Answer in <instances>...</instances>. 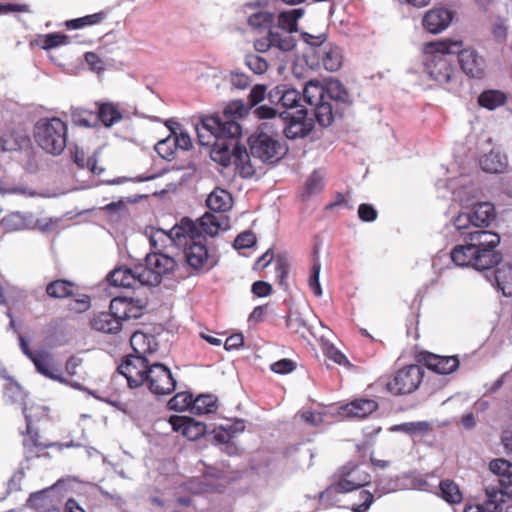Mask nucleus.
Listing matches in <instances>:
<instances>
[{"label": "nucleus", "instance_id": "1", "mask_svg": "<svg viewBox=\"0 0 512 512\" xmlns=\"http://www.w3.org/2000/svg\"><path fill=\"white\" fill-rule=\"evenodd\" d=\"M495 217V207L490 202L474 204L458 213L452 227L459 233L463 243L456 245L450 252L455 265L490 271L500 264L502 256L495 250L500 243V236L486 230Z\"/></svg>", "mask_w": 512, "mask_h": 512}, {"label": "nucleus", "instance_id": "2", "mask_svg": "<svg viewBox=\"0 0 512 512\" xmlns=\"http://www.w3.org/2000/svg\"><path fill=\"white\" fill-rule=\"evenodd\" d=\"M246 112L245 106L238 101L229 103L222 116H207L201 119L196 125V132L199 143L202 146H216L215 153L221 149L224 155L227 153L225 140L238 139L242 128L237 119L241 118Z\"/></svg>", "mask_w": 512, "mask_h": 512}, {"label": "nucleus", "instance_id": "3", "mask_svg": "<svg viewBox=\"0 0 512 512\" xmlns=\"http://www.w3.org/2000/svg\"><path fill=\"white\" fill-rule=\"evenodd\" d=\"M486 479L487 499L482 504L467 506L464 512H509L507 499L512 498V465L504 459H495L489 465Z\"/></svg>", "mask_w": 512, "mask_h": 512}, {"label": "nucleus", "instance_id": "4", "mask_svg": "<svg viewBox=\"0 0 512 512\" xmlns=\"http://www.w3.org/2000/svg\"><path fill=\"white\" fill-rule=\"evenodd\" d=\"M462 47L461 41L446 40L424 45L423 66L429 78L439 84L451 81L454 73L456 53Z\"/></svg>", "mask_w": 512, "mask_h": 512}, {"label": "nucleus", "instance_id": "5", "mask_svg": "<svg viewBox=\"0 0 512 512\" xmlns=\"http://www.w3.org/2000/svg\"><path fill=\"white\" fill-rule=\"evenodd\" d=\"M68 126L58 117L42 118L34 127L37 145L47 154L58 156L67 146Z\"/></svg>", "mask_w": 512, "mask_h": 512}, {"label": "nucleus", "instance_id": "6", "mask_svg": "<svg viewBox=\"0 0 512 512\" xmlns=\"http://www.w3.org/2000/svg\"><path fill=\"white\" fill-rule=\"evenodd\" d=\"M224 144L227 145V154L224 155L223 151L219 149V153H215L216 146H210L211 156L214 161H219L223 166H228L231 162L234 163L236 171L243 178H252L257 175V171L261 170L257 158H253L251 152L249 153L246 147L238 144V139L225 140Z\"/></svg>", "mask_w": 512, "mask_h": 512}, {"label": "nucleus", "instance_id": "7", "mask_svg": "<svg viewBox=\"0 0 512 512\" xmlns=\"http://www.w3.org/2000/svg\"><path fill=\"white\" fill-rule=\"evenodd\" d=\"M267 123L249 137V147L253 158L261 163H274L279 161L286 153L287 147L278 139V135L266 131Z\"/></svg>", "mask_w": 512, "mask_h": 512}, {"label": "nucleus", "instance_id": "8", "mask_svg": "<svg viewBox=\"0 0 512 512\" xmlns=\"http://www.w3.org/2000/svg\"><path fill=\"white\" fill-rule=\"evenodd\" d=\"M371 481L369 473L360 469L354 463L342 466L334 475V482L321 494V497L330 493H348L368 485Z\"/></svg>", "mask_w": 512, "mask_h": 512}, {"label": "nucleus", "instance_id": "9", "mask_svg": "<svg viewBox=\"0 0 512 512\" xmlns=\"http://www.w3.org/2000/svg\"><path fill=\"white\" fill-rule=\"evenodd\" d=\"M177 248L183 249L185 260L192 269L200 270L207 266L209 254L206 241L202 235L197 234L194 221L190 231H184L183 240Z\"/></svg>", "mask_w": 512, "mask_h": 512}, {"label": "nucleus", "instance_id": "10", "mask_svg": "<svg viewBox=\"0 0 512 512\" xmlns=\"http://www.w3.org/2000/svg\"><path fill=\"white\" fill-rule=\"evenodd\" d=\"M178 265V261L171 252H150L145 257V265H142V279L147 286H157L162 277L172 273Z\"/></svg>", "mask_w": 512, "mask_h": 512}, {"label": "nucleus", "instance_id": "11", "mask_svg": "<svg viewBox=\"0 0 512 512\" xmlns=\"http://www.w3.org/2000/svg\"><path fill=\"white\" fill-rule=\"evenodd\" d=\"M191 227L192 220L183 218L168 232L157 229L150 236L151 252H170L171 249L177 248L180 241L183 240L184 231H190Z\"/></svg>", "mask_w": 512, "mask_h": 512}, {"label": "nucleus", "instance_id": "12", "mask_svg": "<svg viewBox=\"0 0 512 512\" xmlns=\"http://www.w3.org/2000/svg\"><path fill=\"white\" fill-rule=\"evenodd\" d=\"M144 384L155 395H167L175 390L176 380L168 367L154 362L145 376Z\"/></svg>", "mask_w": 512, "mask_h": 512}, {"label": "nucleus", "instance_id": "13", "mask_svg": "<svg viewBox=\"0 0 512 512\" xmlns=\"http://www.w3.org/2000/svg\"><path fill=\"white\" fill-rule=\"evenodd\" d=\"M279 119L283 121V132L288 139L304 138L313 129V122L307 117V110L301 108L295 113L283 111L279 113Z\"/></svg>", "mask_w": 512, "mask_h": 512}, {"label": "nucleus", "instance_id": "14", "mask_svg": "<svg viewBox=\"0 0 512 512\" xmlns=\"http://www.w3.org/2000/svg\"><path fill=\"white\" fill-rule=\"evenodd\" d=\"M424 371L419 365H409L400 369L388 384V390L395 394H409L422 382Z\"/></svg>", "mask_w": 512, "mask_h": 512}, {"label": "nucleus", "instance_id": "15", "mask_svg": "<svg viewBox=\"0 0 512 512\" xmlns=\"http://www.w3.org/2000/svg\"><path fill=\"white\" fill-rule=\"evenodd\" d=\"M151 364L149 358L128 355L118 367V371L127 379L129 387L137 388L145 383V376Z\"/></svg>", "mask_w": 512, "mask_h": 512}, {"label": "nucleus", "instance_id": "16", "mask_svg": "<svg viewBox=\"0 0 512 512\" xmlns=\"http://www.w3.org/2000/svg\"><path fill=\"white\" fill-rule=\"evenodd\" d=\"M145 279H142V265L136 266L135 269L117 268L108 276V281L115 287L138 288L146 285Z\"/></svg>", "mask_w": 512, "mask_h": 512}, {"label": "nucleus", "instance_id": "17", "mask_svg": "<svg viewBox=\"0 0 512 512\" xmlns=\"http://www.w3.org/2000/svg\"><path fill=\"white\" fill-rule=\"evenodd\" d=\"M260 2L248 3L244 6V12L247 14L248 26L257 31L270 30L274 28L275 15L272 12L259 9Z\"/></svg>", "mask_w": 512, "mask_h": 512}, {"label": "nucleus", "instance_id": "18", "mask_svg": "<svg viewBox=\"0 0 512 512\" xmlns=\"http://www.w3.org/2000/svg\"><path fill=\"white\" fill-rule=\"evenodd\" d=\"M169 423L172 429L180 432L189 440H197L206 433V424L185 416H171Z\"/></svg>", "mask_w": 512, "mask_h": 512}, {"label": "nucleus", "instance_id": "19", "mask_svg": "<svg viewBox=\"0 0 512 512\" xmlns=\"http://www.w3.org/2000/svg\"><path fill=\"white\" fill-rule=\"evenodd\" d=\"M452 19L453 14L449 9L437 7L425 13L422 24L428 32L438 34L448 28Z\"/></svg>", "mask_w": 512, "mask_h": 512}, {"label": "nucleus", "instance_id": "20", "mask_svg": "<svg viewBox=\"0 0 512 512\" xmlns=\"http://www.w3.org/2000/svg\"><path fill=\"white\" fill-rule=\"evenodd\" d=\"M38 373L51 380L67 384L68 381L61 375L60 369L54 366L53 356L51 353L38 350L31 360Z\"/></svg>", "mask_w": 512, "mask_h": 512}, {"label": "nucleus", "instance_id": "21", "mask_svg": "<svg viewBox=\"0 0 512 512\" xmlns=\"http://www.w3.org/2000/svg\"><path fill=\"white\" fill-rule=\"evenodd\" d=\"M313 54L317 58V64L322 65L327 71H337L342 65L341 50L331 43L314 49Z\"/></svg>", "mask_w": 512, "mask_h": 512}, {"label": "nucleus", "instance_id": "22", "mask_svg": "<svg viewBox=\"0 0 512 512\" xmlns=\"http://www.w3.org/2000/svg\"><path fill=\"white\" fill-rule=\"evenodd\" d=\"M271 103L280 104L282 107L291 109L299 106L301 94L298 90L289 85H278L268 93Z\"/></svg>", "mask_w": 512, "mask_h": 512}, {"label": "nucleus", "instance_id": "23", "mask_svg": "<svg viewBox=\"0 0 512 512\" xmlns=\"http://www.w3.org/2000/svg\"><path fill=\"white\" fill-rule=\"evenodd\" d=\"M463 72L470 77H480L483 73L484 60L473 49H462L456 53Z\"/></svg>", "mask_w": 512, "mask_h": 512}, {"label": "nucleus", "instance_id": "24", "mask_svg": "<svg viewBox=\"0 0 512 512\" xmlns=\"http://www.w3.org/2000/svg\"><path fill=\"white\" fill-rule=\"evenodd\" d=\"M422 360L428 369L443 375L454 372L460 363L457 356H440L428 352L422 355Z\"/></svg>", "mask_w": 512, "mask_h": 512}, {"label": "nucleus", "instance_id": "25", "mask_svg": "<svg viewBox=\"0 0 512 512\" xmlns=\"http://www.w3.org/2000/svg\"><path fill=\"white\" fill-rule=\"evenodd\" d=\"M485 277L504 296H512V265L505 263Z\"/></svg>", "mask_w": 512, "mask_h": 512}, {"label": "nucleus", "instance_id": "26", "mask_svg": "<svg viewBox=\"0 0 512 512\" xmlns=\"http://www.w3.org/2000/svg\"><path fill=\"white\" fill-rule=\"evenodd\" d=\"M130 344L133 349V356L148 358L158 350V343L155 337L142 332H135L130 338Z\"/></svg>", "mask_w": 512, "mask_h": 512}, {"label": "nucleus", "instance_id": "27", "mask_svg": "<svg viewBox=\"0 0 512 512\" xmlns=\"http://www.w3.org/2000/svg\"><path fill=\"white\" fill-rule=\"evenodd\" d=\"M23 413L27 422V436L23 440V446L27 458H32L38 455V452L50 447L49 444L42 443L39 440V434L37 431L31 429V416L27 413L26 406L23 407Z\"/></svg>", "mask_w": 512, "mask_h": 512}, {"label": "nucleus", "instance_id": "28", "mask_svg": "<svg viewBox=\"0 0 512 512\" xmlns=\"http://www.w3.org/2000/svg\"><path fill=\"white\" fill-rule=\"evenodd\" d=\"M378 404L372 399H356L341 408V413L347 417L363 419L376 411Z\"/></svg>", "mask_w": 512, "mask_h": 512}, {"label": "nucleus", "instance_id": "29", "mask_svg": "<svg viewBox=\"0 0 512 512\" xmlns=\"http://www.w3.org/2000/svg\"><path fill=\"white\" fill-rule=\"evenodd\" d=\"M196 224L197 234L205 236L214 237L216 236L221 229H223V225L225 224L223 215H214L211 213H205Z\"/></svg>", "mask_w": 512, "mask_h": 512}, {"label": "nucleus", "instance_id": "30", "mask_svg": "<svg viewBox=\"0 0 512 512\" xmlns=\"http://www.w3.org/2000/svg\"><path fill=\"white\" fill-rule=\"evenodd\" d=\"M91 326L96 331L108 334H116L122 328V324L109 311L95 315L91 320Z\"/></svg>", "mask_w": 512, "mask_h": 512}, {"label": "nucleus", "instance_id": "31", "mask_svg": "<svg viewBox=\"0 0 512 512\" xmlns=\"http://www.w3.org/2000/svg\"><path fill=\"white\" fill-rule=\"evenodd\" d=\"M31 218V215L11 212L1 219L0 225L7 233L21 231L30 227L32 223Z\"/></svg>", "mask_w": 512, "mask_h": 512}, {"label": "nucleus", "instance_id": "32", "mask_svg": "<svg viewBox=\"0 0 512 512\" xmlns=\"http://www.w3.org/2000/svg\"><path fill=\"white\" fill-rule=\"evenodd\" d=\"M326 99L334 101L336 105H349L352 97L343 84L337 79H331L326 83Z\"/></svg>", "mask_w": 512, "mask_h": 512}, {"label": "nucleus", "instance_id": "33", "mask_svg": "<svg viewBox=\"0 0 512 512\" xmlns=\"http://www.w3.org/2000/svg\"><path fill=\"white\" fill-rule=\"evenodd\" d=\"M98 109L96 117L105 127H112L123 118L117 105L111 102L97 103Z\"/></svg>", "mask_w": 512, "mask_h": 512}, {"label": "nucleus", "instance_id": "34", "mask_svg": "<svg viewBox=\"0 0 512 512\" xmlns=\"http://www.w3.org/2000/svg\"><path fill=\"white\" fill-rule=\"evenodd\" d=\"M305 10L303 8H295L287 11H282L277 16V29L286 32L298 31V20L303 17Z\"/></svg>", "mask_w": 512, "mask_h": 512}, {"label": "nucleus", "instance_id": "35", "mask_svg": "<svg viewBox=\"0 0 512 512\" xmlns=\"http://www.w3.org/2000/svg\"><path fill=\"white\" fill-rule=\"evenodd\" d=\"M313 106L315 118L322 127L330 126L335 116L341 113L340 108L338 106L334 108L332 103L327 99H324Z\"/></svg>", "mask_w": 512, "mask_h": 512}, {"label": "nucleus", "instance_id": "36", "mask_svg": "<svg viewBox=\"0 0 512 512\" xmlns=\"http://www.w3.org/2000/svg\"><path fill=\"white\" fill-rule=\"evenodd\" d=\"M207 207L214 212H224L231 208L232 197L224 189H215L206 199Z\"/></svg>", "mask_w": 512, "mask_h": 512}, {"label": "nucleus", "instance_id": "37", "mask_svg": "<svg viewBox=\"0 0 512 512\" xmlns=\"http://www.w3.org/2000/svg\"><path fill=\"white\" fill-rule=\"evenodd\" d=\"M481 169L488 173H501L505 170L507 159L499 152L491 151L483 155L479 160Z\"/></svg>", "mask_w": 512, "mask_h": 512}, {"label": "nucleus", "instance_id": "38", "mask_svg": "<svg viewBox=\"0 0 512 512\" xmlns=\"http://www.w3.org/2000/svg\"><path fill=\"white\" fill-rule=\"evenodd\" d=\"M303 98L311 106L326 99V85L323 86L318 80L308 81L303 90Z\"/></svg>", "mask_w": 512, "mask_h": 512}, {"label": "nucleus", "instance_id": "39", "mask_svg": "<svg viewBox=\"0 0 512 512\" xmlns=\"http://www.w3.org/2000/svg\"><path fill=\"white\" fill-rule=\"evenodd\" d=\"M437 493L443 500L450 504H458L462 501V493L459 486L452 480L446 479L439 483Z\"/></svg>", "mask_w": 512, "mask_h": 512}, {"label": "nucleus", "instance_id": "40", "mask_svg": "<svg viewBox=\"0 0 512 512\" xmlns=\"http://www.w3.org/2000/svg\"><path fill=\"white\" fill-rule=\"evenodd\" d=\"M269 32L273 47L285 52L291 51L295 47L296 43L291 32L278 31L276 27L270 28Z\"/></svg>", "mask_w": 512, "mask_h": 512}, {"label": "nucleus", "instance_id": "41", "mask_svg": "<svg viewBox=\"0 0 512 512\" xmlns=\"http://www.w3.org/2000/svg\"><path fill=\"white\" fill-rule=\"evenodd\" d=\"M71 119L73 124L82 127H94L98 123V118L93 111L84 108H72Z\"/></svg>", "mask_w": 512, "mask_h": 512}, {"label": "nucleus", "instance_id": "42", "mask_svg": "<svg viewBox=\"0 0 512 512\" xmlns=\"http://www.w3.org/2000/svg\"><path fill=\"white\" fill-rule=\"evenodd\" d=\"M505 101V94L496 90L485 91L478 98L479 104L489 110H494L502 106Z\"/></svg>", "mask_w": 512, "mask_h": 512}, {"label": "nucleus", "instance_id": "43", "mask_svg": "<svg viewBox=\"0 0 512 512\" xmlns=\"http://www.w3.org/2000/svg\"><path fill=\"white\" fill-rule=\"evenodd\" d=\"M73 283L67 280H55L46 287V293L52 298H65L72 295Z\"/></svg>", "mask_w": 512, "mask_h": 512}, {"label": "nucleus", "instance_id": "44", "mask_svg": "<svg viewBox=\"0 0 512 512\" xmlns=\"http://www.w3.org/2000/svg\"><path fill=\"white\" fill-rule=\"evenodd\" d=\"M216 409V401L212 395H200L193 399L192 412L195 414H208Z\"/></svg>", "mask_w": 512, "mask_h": 512}, {"label": "nucleus", "instance_id": "45", "mask_svg": "<svg viewBox=\"0 0 512 512\" xmlns=\"http://www.w3.org/2000/svg\"><path fill=\"white\" fill-rule=\"evenodd\" d=\"M71 157L73 162L81 169L88 168L93 173H97V160L95 157H89L86 159L85 153L79 147L75 146L71 149Z\"/></svg>", "mask_w": 512, "mask_h": 512}, {"label": "nucleus", "instance_id": "46", "mask_svg": "<svg viewBox=\"0 0 512 512\" xmlns=\"http://www.w3.org/2000/svg\"><path fill=\"white\" fill-rule=\"evenodd\" d=\"M129 299L125 297H117L111 300L109 306V312L117 319L121 324L122 321L127 320Z\"/></svg>", "mask_w": 512, "mask_h": 512}, {"label": "nucleus", "instance_id": "47", "mask_svg": "<svg viewBox=\"0 0 512 512\" xmlns=\"http://www.w3.org/2000/svg\"><path fill=\"white\" fill-rule=\"evenodd\" d=\"M193 396L188 392H179L168 402V407L171 410L183 411L190 409L192 411Z\"/></svg>", "mask_w": 512, "mask_h": 512}, {"label": "nucleus", "instance_id": "48", "mask_svg": "<svg viewBox=\"0 0 512 512\" xmlns=\"http://www.w3.org/2000/svg\"><path fill=\"white\" fill-rule=\"evenodd\" d=\"M155 151L161 158L169 161L172 160L176 152V146L172 136H169L166 139L159 141L155 145Z\"/></svg>", "mask_w": 512, "mask_h": 512}, {"label": "nucleus", "instance_id": "49", "mask_svg": "<svg viewBox=\"0 0 512 512\" xmlns=\"http://www.w3.org/2000/svg\"><path fill=\"white\" fill-rule=\"evenodd\" d=\"M103 18L104 16L102 13H95L81 18L69 20L66 22V26L69 29H79L84 26L97 24L101 22Z\"/></svg>", "mask_w": 512, "mask_h": 512}, {"label": "nucleus", "instance_id": "50", "mask_svg": "<svg viewBox=\"0 0 512 512\" xmlns=\"http://www.w3.org/2000/svg\"><path fill=\"white\" fill-rule=\"evenodd\" d=\"M68 43V36L60 33H50L43 36L41 47L45 50L56 48Z\"/></svg>", "mask_w": 512, "mask_h": 512}, {"label": "nucleus", "instance_id": "51", "mask_svg": "<svg viewBox=\"0 0 512 512\" xmlns=\"http://www.w3.org/2000/svg\"><path fill=\"white\" fill-rule=\"evenodd\" d=\"M321 271V264L318 259H315L312 265L311 274L308 279L310 289L313 291L315 296H322V288L319 282V275Z\"/></svg>", "mask_w": 512, "mask_h": 512}, {"label": "nucleus", "instance_id": "52", "mask_svg": "<svg viewBox=\"0 0 512 512\" xmlns=\"http://www.w3.org/2000/svg\"><path fill=\"white\" fill-rule=\"evenodd\" d=\"M245 64L251 71L259 75L265 73L268 69L267 61L263 57L255 54L247 55L245 57Z\"/></svg>", "mask_w": 512, "mask_h": 512}, {"label": "nucleus", "instance_id": "53", "mask_svg": "<svg viewBox=\"0 0 512 512\" xmlns=\"http://www.w3.org/2000/svg\"><path fill=\"white\" fill-rule=\"evenodd\" d=\"M397 429L409 434L422 433L430 429V424L426 421L406 422L400 424Z\"/></svg>", "mask_w": 512, "mask_h": 512}, {"label": "nucleus", "instance_id": "54", "mask_svg": "<svg viewBox=\"0 0 512 512\" xmlns=\"http://www.w3.org/2000/svg\"><path fill=\"white\" fill-rule=\"evenodd\" d=\"M229 80H230L232 87L239 89V90H244V89L248 88V86L251 83V79L248 75H246L245 73L238 72V71H232L230 73Z\"/></svg>", "mask_w": 512, "mask_h": 512}, {"label": "nucleus", "instance_id": "55", "mask_svg": "<svg viewBox=\"0 0 512 512\" xmlns=\"http://www.w3.org/2000/svg\"><path fill=\"white\" fill-rule=\"evenodd\" d=\"M256 243L255 235L250 231H245L240 233L236 239L234 240V248L235 249H244L252 247Z\"/></svg>", "mask_w": 512, "mask_h": 512}, {"label": "nucleus", "instance_id": "56", "mask_svg": "<svg viewBox=\"0 0 512 512\" xmlns=\"http://www.w3.org/2000/svg\"><path fill=\"white\" fill-rule=\"evenodd\" d=\"M21 138L19 137V143L13 136V134L7 133L0 138V150L3 152L16 151L21 148Z\"/></svg>", "mask_w": 512, "mask_h": 512}, {"label": "nucleus", "instance_id": "57", "mask_svg": "<svg viewBox=\"0 0 512 512\" xmlns=\"http://www.w3.org/2000/svg\"><path fill=\"white\" fill-rule=\"evenodd\" d=\"M322 187L323 177L319 172L314 171L306 182V190L309 194H316Z\"/></svg>", "mask_w": 512, "mask_h": 512}, {"label": "nucleus", "instance_id": "58", "mask_svg": "<svg viewBox=\"0 0 512 512\" xmlns=\"http://www.w3.org/2000/svg\"><path fill=\"white\" fill-rule=\"evenodd\" d=\"M29 13L30 7L27 4H18L12 2H4L0 3V15H5L9 13Z\"/></svg>", "mask_w": 512, "mask_h": 512}, {"label": "nucleus", "instance_id": "59", "mask_svg": "<svg viewBox=\"0 0 512 512\" xmlns=\"http://www.w3.org/2000/svg\"><path fill=\"white\" fill-rule=\"evenodd\" d=\"M265 96H266V86L258 84L256 86H254L249 93V96H248L249 104L251 106H256L265 99Z\"/></svg>", "mask_w": 512, "mask_h": 512}, {"label": "nucleus", "instance_id": "60", "mask_svg": "<svg viewBox=\"0 0 512 512\" xmlns=\"http://www.w3.org/2000/svg\"><path fill=\"white\" fill-rule=\"evenodd\" d=\"M295 363L290 359H281L271 364V370L278 374L290 373L295 369Z\"/></svg>", "mask_w": 512, "mask_h": 512}, {"label": "nucleus", "instance_id": "61", "mask_svg": "<svg viewBox=\"0 0 512 512\" xmlns=\"http://www.w3.org/2000/svg\"><path fill=\"white\" fill-rule=\"evenodd\" d=\"M84 58L92 71L100 73L104 70V62L96 53L87 52Z\"/></svg>", "mask_w": 512, "mask_h": 512}, {"label": "nucleus", "instance_id": "62", "mask_svg": "<svg viewBox=\"0 0 512 512\" xmlns=\"http://www.w3.org/2000/svg\"><path fill=\"white\" fill-rule=\"evenodd\" d=\"M358 215L362 221L372 222L377 218V211L370 204H361L358 208Z\"/></svg>", "mask_w": 512, "mask_h": 512}, {"label": "nucleus", "instance_id": "63", "mask_svg": "<svg viewBox=\"0 0 512 512\" xmlns=\"http://www.w3.org/2000/svg\"><path fill=\"white\" fill-rule=\"evenodd\" d=\"M360 498L363 500L361 504L353 505V512H365L367 511L374 501L373 494L369 491L363 490L360 492Z\"/></svg>", "mask_w": 512, "mask_h": 512}, {"label": "nucleus", "instance_id": "64", "mask_svg": "<svg viewBox=\"0 0 512 512\" xmlns=\"http://www.w3.org/2000/svg\"><path fill=\"white\" fill-rule=\"evenodd\" d=\"M325 355L332 361L337 364L344 365L348 363L346 356L340 352L334 346H329L326 348Z\"/></svg>", "mask_w": 512, "mask_h": 512}]
</instances>
